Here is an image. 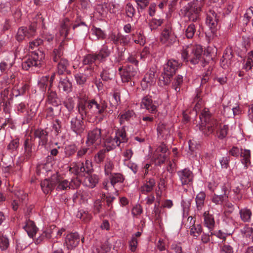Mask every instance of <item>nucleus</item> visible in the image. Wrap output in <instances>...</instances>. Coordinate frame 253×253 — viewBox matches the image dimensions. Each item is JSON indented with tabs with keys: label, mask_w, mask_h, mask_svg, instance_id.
Listing matches in <instances>:
<instances>
[{
	"label": "nucleus",
	"mask_w": 253,
	"mask_h": 253,
	"mask_svg": "<svg viewBox=\"0 0 253 253\" xmlns=\"http://www.w3.org/2000/svg\"><path fill=\"white\" fill-rule=\"evenodd\" d=\"M78 97V112L83 119L90 118L94 115L99 122L103 121L107 113L108 104L105 100L89 99L88 96L83 92H80Z\"/></svg>",
	"instance_id": "nucleus-1"
},
{
	"label": "nucleus",
	"mask_w": 253,
	"mask_h": 253,
	"mask_svg": "<svg viewBox=\"0 0 253 253\" xmlns=\"http://www.w3.org/2000/svg\"><path fill=\"white\" fill-rule=\"evenodd\" d=\"M217 49L208 46L203 53L202 46L199 44H189L183 46L181 57L185 62H190L193 65L197 64L202 59L203 66L212 60L216 54Z\"/></svg>",
	"instance_id": "nucleus-2"
},
{
	"label": "nucleus",
	"mask_w": 253,
	"mask_h": 253,
	"mask_svg": "<svg viewBox=\"0 0 253 253\" xmlns=\"http://www.w3.org/2000/svg\"><path fill=\"white\" fill-rule=\"evenodd\" d=\"M199 117L201 121L199 129L205 135L209 136L216 131V135L219 139H223L226 137L229 130L227 125L219 123L208 111L203 110Z\"/></svg>",
	"instance_id": "nucleus-3"
},
{
	"label": "nucleus",
	"mask_w": 253,
	"mask_h": 253,
	"mask_svg": "<svg viewBox=\"0 0 253 253\" xmlns=\"http://www.w3.org/2000/svg\"><path fill=\"white\" fill-rule=\"evenodd\" d=\"M69 170L76 175L84 176V183L89 188L95 187L98 182V175L91 174L93 169L92 163L88 160H86L84 163H73L71 164Z\"/></svg>",
	"instance_id": "nucleus-4"
},
{
	"label": "nucleus",
	"mask_w": 253,
	"mask_h": 253,
	"mask_svg": "<svg viewBox=\"0 0 253 253\" xmlns=\"http://www.w3.org/2000/svg\"><path fill=\"white\" fill-rule=\"evenodd\" d=\"M63 45L64 42L62 41L58 47L54 48L50 53V59L57 63V73L59 75H62L65 72L70 74V71L67 69L69 62L63 57Z\"/></svg>",
	"instance_id": "nucleus-5"
},
{
	"label": "nucleus",
	"mask_w": 253,
	"mask_h": 253,
	"mask_svg": "<svg viewBox=\"0 0 253 253\" xmlns=\"http://www.w3.org/2000/svg\"><path fill=\"white\" fill-rule=\"evenodd\" d=\"M180 64L174 59H169L163 66V71L159 79L161 85H168L170 82L171 78L175 74L180 67Z\"/></svg>",
	"instance_id": "nucleus-6"
},
{
	"label": "nucleus",
	"mask_w": 253,
	"mask_h": 253,
	"mask_svg": "<svg viewBox=\"0 0 253 253\" xmlns=\"http://www.w3.org/2000/svg\"><path fill=\"white\" fill-rule=\"evenodd\" d=\"M115 133H112L110 136L107 137L104 141L105 146L108 151L114 149L119 146L121 143L127 141L126 132L124 127L114 130Z\"/></svg>",
	"instance_id": "nucleus-7"
},
{
	"label": "nucleus",
	"mask_w": 253,
	"mask_h": 253,
	"mask_svg": "<svg viewBox=\"0 0 253 253\" xmlns=\"http://www.w3.org/2000/svg\"><path fill=\"white\" fill-rule=\"evenodd\" d=\"M200 11L201 7L197 1L188 3L181 9L182 14L192 22L198 20Z\"/></svg>",
	"instance_id": "nucleus-8"
},
{
	"label": "nucleus",
	"mask_w": 253,
	"mask_h": 253,
	"mask_svg": "<svg viewBox=\"0 0 253 253\" xmlns=\"http://www.w3.org/2000/svg\"><path fill=\"white\" fill-rule=\"evenodd\" d=\"M44 57L43 52L39 49L31 51L30 56L22 64L23 69L28 70L32 67H40L42 64V61Z\"/></svg>",
	"instance_id": "nucleus-9"
},
{
	"label": "nucleus",
	"mask_w": 253,
	"mask_h": 253,
	"mask_svg": "<svg viewBox=\"0 0 253 253\" xmlns=\"http://www.w3.org/2000/svg\"><path fill=\"white\" fill-rule=\"evenodd\" d=\"M94 74V71L91 66L80 68L79 72L74 74V78L77 84L84 86L90 78L93 76Z\"/></svg>",
	"instance_id": "nucleus-10"
},
{
	"label": "nucleus",
	"mask_w": 253,
	"mask_h": 253,
	"mask_svg": "<svg viewBox=\"0 0 253 253\" xmlns=\"http://www.w3.org/2000/svg\"><path fill=\"white\" fill-rule=\"evenodd\" d=\"M222 17V13L214 9H210L207 13L206 23L212 30L217 28L219 21Z\"/></svg>",
	"instance_id": "nucleus-11"
},
{
	"label": "nucleus",
	"mask_w": 253,
	"mask_h": 253,
	"mask_svg": "<svg viewBox=\"0 0 253 253\" xmlns=\"http://www.w3.org/2000/svg\"><path fill=\"white\" fill-rule=\"evenodd\" d=\"M160 41L167 45H172L177 42V37L170 26H166L162 30Z\"/></svg>",
	"instance_id": "nucleus-12"
},
{
	"label": "nucleus",
	"mask_w": 253,
	"mask_h": 253,
	"mask_svg": "<svg viewBox=\"0 0 253 253\" xmlns=\"http://www.w3.org/2000/svg\"><path fill=\"white\" fill-rule=\"evenodd\" d=\"M37 28V24L32 23L28 28L21 27L19 28L16 39L18 42H21L26 38L30 39L35 35Z\"/></svg>",
	"instance_id": "nucleus-13"
},
{
	"label": "nucleus",
	"mask_w": 253,
	"mask_h": 253,
	"mask_svg": "<svg viewBox=\"0 0 253 253\" xmlns=\"http://www.w3.org/2000/svg\"><path fill=\"white\" fill-rule=\"evenodd\" d=\"M229 154L234 157H237L239 156L243 157L242 163L245 165L246 167L250 164L251 152L249 150H243L240 149L237 146H233L229 151Z\"/></svg>",
	"instance_id": "nucleus-14"
},
{
	"label": "nucleus",
	"mask_w": 253,
	"mask_h": 253,
	"mask_svg": "<svg viewBox=\"0 0 253 253\" xmlns=\"http://www.w3.org/2000/svg\"><path fill=\"white\" fill-rule=\"evenodd\" d=\"M57 173L52 175L50 178L41 181V186L43 192L47 194L51 193L55 187L58 182Z\"/></svg>",
	"instance_id": "nucleus-15"
},
{
	"label": "nucleus",
	"mask_w": 253,
	"mask_h": 253,
	"mask_svg": "<svg viewBox=\"0 0 253 253\" xmlns=\"http://www.w3.org/2000/svg\"><path fill=\"white\" fill-rule=\"evenodd\" d=\"M101 141V129L97 127L89 131L86 143L88 146L99 145Z\"/></svg>",
	"instance_id": "nucleus-16"
},
{
	"label": "nucleus",
	"mask_w": 253,
	"mask_h": 253,
	"mask_svg": "<svg viewBox=\"0 0 253 253\" xmlns=\"http://www.w3.org/2000/svg\"><path fill=\"white\" fill-rule=\"evenodd\" d=\"M119 71L123 82H128L132 78L135 76L137 73L138 68L134 67L131 65L128 66L126 69L123 70L122 67L119 69Z\"/></svg>",
	"instance_id": "nucleus-17"
},
{
	"label": "nucleus",
	"mask_w": 253,
	"mask_h": 253,
	"mask_svg": "<svg viewBox=\"0 0 253 253\" xmlns=\"http://www.w3.org/2000/svg\"><path fill=\"white\" fill-rule=\"evenodd\" d=\"M81 119L76 117L71 119L70 121V128L78 135H81L83 133L85 129V125L83 120L84 119Z\"/></svg>",
	"instance_id": "nucleus-18"
},
{
	"label": "nucleus",
	"mask_w": 253,
	"mask_h": 253,
	"mask_svg": "<svg viewBox=\"0 0 253 253\" xmlns=\"http://www.w3.org/2000/svg\"><path fill=\"white\" fill-rule=\"evenodd\" d=\"M23 147L24 160H28L33 156L35 150L34 141L32 137L26 138L24 141Z\"/></svg>",
	"instance_id": "nucleus-19"
},
{
	"label": "nucleus",
	"mask_w": 253,
	"mask_h": 253,
	"mask_svg": "<svg viewBox=\"0 0 253 253\" xmlns=\"http://www.w3.org/2000/svg\"><path fill=\"white\" fill-rule=\"evenodd\" d=\"M141 107L142 108L146 109L151 114H156L158 111L157 105L155 102H153L151 96L149 95H146L143 97L141 102Z\"/></svg>",
	"instance_id": "nucleus-20"
},
{
	"label": "nucleus",
	"mask_w": 253,
	"mask_h": 253,
	"mask_svg": "<svg viewBox=\"0 0 253 253\" xmlns=\"http://www.w3.org/2000/svg\"><path fill=\"white\" fill-rule=\"evenodd\" d=\"M34 135L35 138L39 139L38 148L40 147L46 148L48 141V133L43 129H38L35 130Z\"/></svg>",
	"instance_id": "nucleus-21"
},
{
	"label": "nucleus",
	"mask_w": 253,
	"mask_h": 253,
	"mask_svg": "<svg viewBox=\"0 0 253 253\" xmlns=\"http://www.w3.org/2000/svg\"><path fill=\"white\" fill-rule=\"evenodd\" d=\"M80 241V238L78 233H71L66 236L65 244L68 250H72L78 245Z\"/></svg>",
	"instance_id": "nucleus-22"
},
{
	"label": "nucleus",
	"mask_w": 253,
	"mask_h": 253,
	"mask_svg": "<svg viewBox=\"0 0 253 253\" xmlns=\"http://www.w3.org/2000/svg\"><path fill=\"white\" fill-rule=\"evenodd\" d=\"M177 173L182 185L189 184L192 182L193 173L189 169H184L177 171Z\"/></svg>",
	"instance_id": "nucleus-23"
},
{
	"label": "nucleus",
	"mask_w": 253,
	"mask_h": 253,
	"mask_svg": "<svg viewBox=\"0 0 253 253\" xmlns=\"http://www.w3.org/2000/svg\"><path fill=\"white\" fill-rule=\"evenodd\" d=\"M72 24V21H71L68 18H65L61 23L60 27L59 29V34L64 39H69L68 37V36Z\"/></svg>",
	"instance_id": "nucleus-24"
},
{
	"label": "nucleus",
	"mask_w": 253,
	"mask_h": 253,
	"mask_svg": "<svg viewBox=\"0 0 253 253\" xmlns=\"http://www.w3.org/2000/svg\"><path fill=\"white\" fill-rule=\"evenodd\" d=\"M15 196L16 199H14L11 203L12 209L14 211L18 210L21 203H25L28 200L27 194L21 191H18L15 194Z\"/></svg>",
	"instance_id": "nucleus-25"
},
{
	"label": "nucleus",
	"mask_w": 253,
	"mask_h": 253,
	"mask_svg": "<svg viewBox=\"0 0 253 253\" xmlns=\"http://www.w3.org/2000/svg\"><path fill=\"white\" fill-rule=\"evenodd\" d=\"M58 88L60 90L69 93L72 90V84L68 77H64L60 78L58 84Z\"/></svg>",
	"instance_id": "nucleus-26"
},
{
	"label": "nucleus",
	"mask_w": 253,
	"mask_h": 253,
	"mask_svg": "<svg viewBox=\"0 0 253 253\" xmlns=\"http://www.w3.org/2000/svg\"><path fill=\"white\" fill-rule=\"evenodd\" d=\"M155 82V71L154 69H150L144 76L141 82V85L146 87L154 84Z\"/></svg>",
	"instance_id": "nucleus-27"
},
{
	"label": "nucleus",
	"mask_w": 253,
	"mask_h": 253,
	"mask_svg": "<svg viewBox=\"0 0 253 253\" xmlns=\"http://www.w3.org/2000/svg\"><path fill=\"white\" fill-rule=\"evenodd\" d=\"M204 216V224L209 230L211 231L213 230L215 226V221L213 215L210 214L209 211H205L203 214Z\"/></svg>",
	"instance_id": "nucleus-28"
},
{
	"label": "nucleus",
	"mask_w": 253,
	"mask_h": 253,
	"mask_svg": "<svg viewBox=\"0 0 253 253\" xmlns=\"http://www.w3.org/2000/svg\"><path fill=\"white\" fill-rule=\"evenodd\" d=\"M54 230H56V226L54 225L51 226L49 228L46 229L36 239L35 243L40 244L44 239H50Z\"/></svg>",
	"instance_id": "nucleus-29"
},
{
	"label": "nucleus",
	"mask_w": 253,
	"mask_h": 253,
	"mask_svg": "<svg viewBox=\"0 0 253 253\" xmlns=\"http://www.w3.org/2000/svg\"><path fill=\"white\" fill-rule=\"evenodd\" d=\"M46 102L47 104H51L53 106H57L60 103L56 92L52 90L50 88L47 91Z\"/></svg>",
	"instance_id": "nucleus-30"
},
{
	"label": "nucleus",
	"mask_w": 253,
	"mask_h": 253,
	"mask_svg": "<svg viewBox=\"0 0 253 253\" xmlns=\"http://www.w3.org/2000/svg\"><path fill=\"white\" fill-rule=\"evenodd\" d=\"M23 228L31 238H33L35 236L38 230L35 223L30 220L26 221V225L23 227Z\"/></svg>",
	"instance_id": "nucleus-31"
},
{
	"label": "nucleus",
	"mask_w": 253,
	"mask_h": 253,
	"mask_svg": "<svg viewBox=\"0 0 253 253\" xmlns=\"http://www.w3.org/2000/svg\"><path fill=\"white\" fill-rule=\"evenodd\" d=\"M156 184L154 179L150 178L146 180V182L140 187V191L143 194H146L151 192L154 189Z\"/></svg>",
	"instance_id": "nucleus-32"
},
{
	"label": "nucleus",
	"mask_w": 253,
	"mask_h": 253,
	"mask_svg": "<svg viewBox=\"0 0 253 253\" xmlns=\"http://www.w3.org/2000/svg\"><path fill=\"white\" fill-rule=\"evenodd\" d=\"M115 75V72L113 68L106 67L103 69L100 74L102 80L104 81H109L113 79Z\"/></svg>",
	"instance_id": "nucleus-33"
},
{
	"label": "nucleus",
	"mask_w": 253,
	"mask_h": 253,
	"mask_svg": "<svg viewBox=\"0 0 253 253\" xmlns=\"http://www.w3.org/2000/svg\"><path fill=\"white\" fill-rule=\"evenodd\" d=\"M110 53L111 52L108 46L104 44L99 50L98 53H95V54L98 58V60L102 61L104 59L108 57L110 55Z\"/></svg>",
	"instance_id": "nucleus-34"
},
{
	"label": "nucleus",
	"mask_w": 253,
	"mask_h": 253,
	"mask_svg": "<svg viewBox=\"0 0 253 253\" xmlns=\"http://www.w3.org/2000/svg\"><path fill=\"white\" fill-rule=\"evenodd\" d=\"M98 60V58L95 54H88L85 56L83 60L84 65H86V67H91L94 69L95 65H93L95 61Z\"/></svg>",
	"instance_id": "nucleus-35"
},
{
	"label": "nucleus",
	"mask_w": 253,
	"mask_h": 253,
	"mask_svg": "<svg viewBox=\"0 0 253 253\" xmlns=\"http://www.w3.org/2000/svg\"><path fill=\"white\" fill-rule=\"evenodd\" d=\"M206 198V194L203 192L198 194L195 198L196 203V209L197 211H201L204 206V202Z\"/></svg>",
	"instance_id": "nucleus-36"
},
{
	"label": "nucleus",
	"mask_w": 253,
	"mask_h": 253,
	"mask_svg": "<svg viewBox=\"0 0 253 253\" xmlns=\"http://www.w3.org/2000/svg\"><path fill=\"white\" fill-rule=\"evenodd\" d=\"M58 182L56 184V190L57 191L66 190L69 189L70 185L67 180L63 179L62 178L57 174Z\"/></svg>",
	"instance_id": "nucleus-37"
},
{
	"label": "nucleus",
	"mask_w": 253,
	"mask_h": 253,
	"mask_svg": "<svg viewBox=\"0 0 253 253\" xmlns=\"http://www.w3.org/2000/svg\"><path fill=\"white\" fill-rule=\"evenodd\" d=\"M241 233L243 238L253 243V227H245L241 229Z\"/></svg>",
	"instance_id": "nucleus-38"
},
{
	"label": "nucleus",
	"mask_w": 253,
	"mask_h": 253,
	"mask_svg": "<svg viewBox=\"0 0 253 253\" xmlns=\"http://www.w3.org/2000/svg\"><path fill=\"white\" fill-rule=\"evenodd\" d=\"M135 116V113L133 110H127L123 113H121L118 117L120 119V122L122 124L125 121H129Z\"/></svg>",
	"instance_id": "nucleus-39"
},
{
	"label": "nucleus",
	"mask_w": 253,
	"mask_h": 253,
	"mask_svg": "<svg viewBox=\"0 0 253 253\" xmlns=\"http://www.w3.org/2000/svg\"><path fill=\"white\" fill-rule=\"evenodd\" d=\"M102 199H96L93 203L92 212L94 214H97L102 212L103 205L102 204Z\"/></svg>",
	"instance_id": "nucleus-40"
},
{
	"label": "nucleus",
	"mask_w": 253,
	"mask_h": 253,
	"mask_svg": "<svg viewBox=\"0 0 253 253\" xmlns=\"http://www.w3.org/2000/svg\"><path fill=\"white\" fill-rule=\"evenodd\" d=\"M19 146V139L15 138L12 139L7 146V150L11 153H14Z\"/></svg>",
	"instance_id": "nucleus-41"
},
{
	"label": "nucleus",
	"mask_w": 253,
	"mask_h": 253,
	"mask_svg": "<svg viewBox=\"0 0 253 253\" xmlns=\"http://www.w3.org/2000/svg\"><path fill=\"white\" fill-rule=\"evenodd\" d=\"M239 214L241 219L244 222H249L251 220L252 212L250 210L244 208L240 210Z\"/></svg>",
	"instance_id": "nucleus-42"
},
{
	"label": "nucleus",
	"mask_w": 253,
	"mask_h": 253,
	"mask_svg": "<svg viewBox=\"0 0 253 253\" xmlns=\"http://www.w3.org/2000/svg\"><path fill=\"white\" fill-rule=\"evenodd\" d=\"M77 217L82 219L84 222L89 221L92 218V215L91 214L89 213L88 211L84 210L79 211L77 214Z\"/></svg>",
	"instance_id": "nucleus-43"
},
{
	"label": "nucleus",
	"mask_w": 253,
	"mask_h": 253,
	"mask_svg": "<svg viewBox=\"0 0 253 253\" xmlns=\"http://www.w3.org/2000/svg\"><path fill=\"white\" fill-rule=\"evenodd\" d=\"M164 22V19L152 18L149 22V26L151 31L156 30Z\"/></svg>",
	"instance_id": "nucleus-44"
},
{
	"label": "nucleus",
	"mask_w": 253,
	"mask_h": 253,
	"mask_svg": "<svg viewBox=\"0 0 253 253\" xmlns=\"http://www.w3.org/2000/svg\"><path fill=\"white\" fill-rule=\"evenodd\" d=\"M124 178L122 174L115 173L112 174L110 178L111 185L114 186L117 183L123 182Z\"/></svg>",
	"instance_id": "nucleus-45"
},
{
	"label": "nucleus",
	"mask_w": 253,
	"mask_h": 253,
	"mask_svg": "<svg viewBox=\"0 0 253 253\" xmlns=\"http://www.w3.org/2000/svg\"><path fill=\"white\" fill-rule=\"evenodd\" d=\"M102 199L103 202L106 201V206L107 207V210L111 211L113 208L112 203L115 199V197L112 196H108L105 194H103L101 197Z\"/></svg>",
	"instance_id": "nucleus-46"
},
{
	"label": "nucleus",
	"mask_w": 253,
	"mask_h": 253,
	"mask_svg": "<svg viewBox=\"0 0 253 253\" xmlns=\"http://www.w3.org/2000/svg\"><path fill=\"white\" fill-rule=\"evenodd\" d=\"M183 83V77L181 75H177L174 79L172 83V87L176 92L180 91V86Z\"/></svg>",
	"instance_id": "nucleus-47"
},
{
	"label": "nucleus",
	"mask_w": 253,
	"mask_h": 253,
	"mask_svg": "<svg viewBox=\"0 0 253 253\" xmlns=\"http://www.w3.org/2000/svg\"><path fill=\"white\" fill-rule=\"evenodd\" d=\"M107 149H102L99 150L95 156V161L97 164L102 163L105 157L106 153L109 152Z\"/></svg>",
	"instance_id": "nucleus-48"
},
{
	"label": "nucleus",
	"mask_w": 253,
	"mask_h": 253,
	"mask_svg": "<svg viewBox=\"0 0 253 253\" xmlns=\"http://www.w3.org/2000/svg\"><path fill=\"white\" fill-rule=\"evenodd\" d=\"M137 4V10L140 13L149 5L151 0H134Z\"/></svg>",
	"instance_id": "nucleus-49"
},
{
	"label": "nucleus",
	"mask_w": 253,
	"mask_h": 253,
	"mask_svg": "<svg viewBox=\"0 0 253 253\" xmlns=\"http://www.w3.org/2000/svg\"><path fill=\"white\" fill-rule=\"evenodd\" d=\"M221 253H234V250L232 244L224 243L220 247Z\"/></svg>",
	"instance_id": "nucleus-50"
},
{
	"label": "nucleus",
	"mask_w": 253,
	"mask_h": 253,
	"mask_svg": "<svg viewBox=\"0 0 253 253\" xmlns=\"http://www.w3.org/2000/svg\"><path fill=\"white\" fill-rule=\"evenodd\" d=\"M114 168V165L110 160L107 159L106 160L104 164V171L106 175H109L112 173V171Z\"/></svg>",
	"instance_id": "nucleus-51"
},
{
	"label": "nucleus",
	"mask_w": 253,
	"mask_h": 253,
	"mask_svg": "<svg viewBox=\"0 0 253 253\" xmlns=\"http://www.w3.org/2000/svg\"><path fill=\"white\" fill-rule=\"evenodd\" d=\"M196 31V24L193 23L190 24L186 29L185 35L188 39H192Z\"/></svg>",
	"instance_id": "nucleus-52"
},
{
	"label": "nucleus",
	"mask_w": 253,
	"mask_h": 253,
	"mask_svg": "<svg viewBox=\"0 0 253 253\" xmlns=\"http://www.w3.org/2000/svg\"><path fill=\"white\" fill-rule=\"evenodd\" d=\"M9 246V240L6 236H0V249L1 251L6 250Z\"/></svg>",
	"instance_id": "nucleus-53"
},
{
	"label": "nucleus",
	"mask_w": 253,
	"mask_h": 253,
	"mask_svg": "<svg viewBox=\"0 0 253 253\" xmlns=\"http://www.w3.org/2000/svg\"><path fill=\"white\" fill-rule=\"evenodd\" d=\"M167 154L158 153L157 155H155V152L153 154V158L156 160V162L159 165L165 163L166 158Z\"/></svg>",
	"instance_id": "nucleus-54"
},
{
	"label": "nucleus",
	"mask_w": 253,
	"mask_h": 253,
	"mask_svg": "<svg viewBox=\"0 0 253 253\" xmlns=\"http://www.w3.org/2000/svg\"><path fill=\"white\" fill-rule=\"evenodd\" d=\"M49 83V78L47 76L42 77L39 82V86L42 91H45Z\"/></svg>",
	"instance_id": "nucleus-55"
},
{
	"label": "nucleus",
	"mask_w": 253,
	"mask_h": 253,
	"mask_svg": "<svg viewBox=\"0 0 253 253\" xmlns=\"http://www.w3.org/2000/svg\"><path fill=\"white\" fill-rule=\"evenodd\" d=\"M125 11L126 16L131 18L134 16L135 13V9L130 3H128L126 5L125 7Z\"/></svg>",
	"instance_id": "nucleus-56"
},
{
	"label": "nucleus",
	"mask_w": 253,
	"mask_h": 253,
	"mask_svg": "<svg viewBox=\"0 0 253 253\" xmlns=\"http://www.w3.org/2000/svg\"><path fill=\"white\" fill-rule=\"evenodd\" d=\"M202 226L200 224L195 225L194 224V225L192 226L190 229V234L193 235L194 236L197 237L202 232Z\"/></svg>",
	"instance_id": "nucleus-57"
},
{
	"label": "nucleus",
	"mask_w": 253,
	"mask_h": 253,
	"mask_svg": "<svg viewBox=\"0 0 253 253\" xmlns=\"http://www.w3.org/2000/svg\"><path fill=\"white\" fill-rule=\"evenodd\" d=\"M51 253H64L62 249V244L57 241H54L52 245Z\"/></svg>",
	"instance_id": "nucleus-58"
},
{
	"label": "nucleus",
	"mask_w": 253,
	"mask_h": 253,
	"mask_svg": "<svg viewBox=\"0 0 253 253\" xmlns=\"http://www.w3.org/2000/svg\"><path fill=\"white\" fill-rule=\"evenodd\" d=\"M157 131L159 134L164 135H167L169 130V127L164 124H159L157 127Z\"/></svg>",
	"instance_id": "nucleus-59"
},
{
	"label": "nucleus",
	"mask_w": 253,
	"mask_h": 253,
	"mask_svg": "<svg viewBox=\"0 0 253 253\" xmlns=\"http://www.w3.org/2000/svg\"><path fill=\"white\" fill-rule=\"evenodd\" d=\"M109 3L104 2L103 4L97 5V9L99 13L102 15L107 13L109 12Z\"/></svg>",
	"instance_id": "nucleus-60"
},
{
	"label": "nucleus",
	"mask_w": 253,
	"mask_h": 253,
	"mask_svg": "<svg viewBox=\"0 0 253 253\" xmlns=\"http://www.w3.org/2000/svg\"><path fill=\"white\" fill-rule=\"evenodd\" d=\"M119 33L116 34L112 32L109 34L108 39L112 42L115 45H118L119 44Z\"/></svg>",
	"instance_id": "nucleus-61"
},
{
	"label": "nucleus",
	"mask_w": 253,
	"mask_h": 253,
	"mask_svg": "<svg viewBox=\"0 0 253 253\" xmlns=\"http://www.w3.org/2000/svg\"><path fill=\"white\" fill-rule=\"evenodd\" d=\"M223 197V195H217L216 194H214L212 196L211 200L212 203L215 204L216 205H220L222 203L223 201L224 200Z\"/></svg>",
	"instance_id": "nucleus-62"
},
{
	"label": "nucleus",
	"mask_w": 253,
	"mask_h": 253,
	"mask_svg": "<svg viewBox=\"0 0 253 253\" xmlns=\"http://www.w3.org/2000/svg\"><path fill=\"white\" fill-rule=\"evenodd\" d=\"M253 16V7H251L248 8L246 13L244 14L243 20L244 23H247L248 21L252 18Z\"/></svg>",
	"instance_id": "nucleus-63"
},
{
	"label": "nucleus",
	"mask_w": 253,
	"mask_h": 253,
	"mask_svg": "<svg viewBox=\"0 0 253 253\" xmlns=\"http://www.w3.org/2000/svg\"><path fill=\"white\" fill-rule=\"evenodd\" d=\"M43 42V41L41 39H38L29 42V49L34 50L35 48L38 47Z\"/></svg>",
	"instance_id": "nucleus-64"
}]
</instances>
